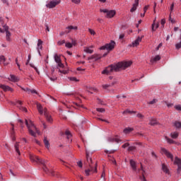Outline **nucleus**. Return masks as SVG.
<instances>
[{
  "label": "nucleus",
  "mask_w": 181,
  "mask_h": 181,
  "mask_svg": "<svg viewBox=\"0 0 181 181\" xmlns=\"http://www.w3.org/2000/svg\"><path fill=\"white\" fill-rule=\"evenodd\" d=\"M44 115L47 119V121L48 122H52L53 121V119H52V116L49 115V113L47 112V109L45 108L44 109Z\"/></svg>",
  "instance_id": "4468645a"
},
{
  "label": "nucleus",
  "mask_w": 181,
  "mask_h": 181,
  "mask_svg": "<svg viewBox=\"0 0 181 181\" xmlns=\"http://www.w3.org/2000/svg\"><path fill=\"white\" fill-rule=\"evenodd\" d=\"M86 160L89 165V169L85 170L86 176H90V172L95 173L97 172V163L93 165V159L90 157V153L86 150Z\"/></svg>",
  "instance_id": "f03ea898"
},
{
  "label": "nucleus",
  "mask_w": 181,
  "mask_h": 181,
  "mask_svg": "<svg viewBox=\"0 0 181 181\" xmlns=\"http://www.w3.org/2000/svg\"><path fill=\"white\" fill-rule=\"evenodd\" d=\"M158 60H160V56L157 55L151 59V62H158Z\"/></svg>",
  "instance_id": "c9c22d12"
},
{
  "label": "nucleus",
  "mask_w": 181,
  "mask_h": 181,
  "mask_svg": "<svg viewBox=\"0 0 181 181\" xmlns=\"http://www.w3.org/2000/svg\"><path fill=\"white\" fill-rule=\"evenodd\" d=\"M14 148H15L16 152H17L18 155H21V151H19V143H16L14 146Z\"/></svg>",
  "instance_id": "2f4dec72"
},
{
  "label": "nucleus",
  "mask_w": 181,
  "mask_h": 181,
  "mask_svg": "<svg viewBox=\"0 0 181 181\" xmlns=\"http://www.w3.org/2000/svg\"><path fill=\"white\" fill-rule=\"evenodd\" d=\"M58 67H61L62 69H63L64 67V65L63 64V63L61 62H58Z\"/></svg>",
  "instance_id": "052dcab7"
},
{
  "label": "nucleus",
  "mask_w": 181,
  "mask_h": 181,
  "mask_svg": "<svg viewBox=\"0 0 181 181\" xmlns=\"http://www.w3.org/2000/svg\"><path fill=\"white\" fill-rule=\"evenodd\" d=\"M36 49L39 56H41L40 51L43 49V41L42 40L40 39L37 40Z\"/></svg>",
  "instance_id": "1a4fd4ad"
},
{
  "label": "nucleus",
  "mask_w": 181,
  "mask_h": 181,
  "mask_svg": "<svg viewBox=\"0 0 181 181\" xmlns=\"http://www.w3.org/2000/svg\"><path fill=\"white\" fill-rule=\"evenodd\" d=\"M171 138L173 139H177V138L179 136V133L177 132H174L170 134Z\"/></svg>",
  "instance_id": "cd10ccee"
},
{
  "label": "nucleus",
  "mask_w": 181,
  "mask_h": 181,
  "mask_svg": "<svg viewBox=\"0 0 181 181\" xmlns=\"http://www.w3.org/2000/svg\"><path fill=\"white\" fill-rule=\"evenodd\" d=\"M59 73H62V74H67V71H66V70H60V69H59Z\"/></svg>",
  "instance_id": "e2e57ef3"
},
{
  "label": "nucleus",
  "mask_w": 181,
  "mask_h": 181,
  "mask_svg": "<svg viewBox=\"0 0 181 181\" xmlns=\"http://www.w3.org/2000/svg\"><path fill=\"white\" fill-rule=\"evenodd\" d=\"M37 109L38 110V112H40L41 115H42V114H45V109H43L42 105L37 104Z\"/></svg>",
  "instance_id": "5701e85b"
},
{
  "label": "nucleus",
  "mask_w": 181,
  "mask_h": 181,
  "mask_svg": "<svg viewBox=\"0 0 181 181\" xmlns=\"http://www.w3.org/2000/svg\"><path fill=\"white\" fill-rule=\"evenodd\" d=\"M71 2H73V4H76V5H79L80 2H81V0H71Z\"/></svg>",
  "instance_id": "de8ad7c7"
},
{
  "label": "nucleus",
  "mask_w": 181,
  "mask_h": 181,
  "mask_svg": "<svg viewBox=\"0 0 181 181\" xmlns=\"http://www.w3.org/2000/svg\"><path fill=\"white\" fill-rule=\"evenodd\" d=\"M66 30L65 31V33H70V30H77L78 27L77 26H73V25H69L68 27L66 28Z\"/></svg>",
  "instance_id": "6ab92c4d"
},
{
  "label": "nucleus",
  "mask_w": 181,
  "mask_h": 181,
  "mask_svg": "<svg viewBox=\"0 0 181 181\" xmlns=\"http://www.w3.org/2000/svg\"><path fill=\"white\" fill-rule=\"evenodd\" d=\"M142 41V37H139L136 38L133 42H132V46L133 47H135L138 45H139V42Z\"/></svg>",
  "instance_id": "a211bd4d"
},
{
  "label": "nucleus",
  "mask_w": 181,
  "mask_h": 181,
  "mask_svg": "<svg viewBox=\"0 0 181 181\" xmlns=\"http://www.w3.org/2000/svg\"><path fill=\"white\" fill-rule=\"evenodd\" d=\"M69 80H70V81H75V82L78 81V79H77V78L76 77H69Z\"/></svg>",
  "instance_id": "c03bdc74"
},
{
  "label": "nucleus",
  "mask_w": 181,
  "mask_h": 181,
  "mask_svg": "<svg viewBox=\"0 0 181 181\" xmlns=\"http://www.w3.org/2000/svg\"><path fill=\"white\" fill-rule=\"evenodd\" d=\"M109 87H112V85L111 83L103 85V88H104V90H107Z\"/></svg>",
  "instance_id": "58836bf2"
},
{
  "label": "nucleus",
  "mask_w": 181,
  "mask_h": 181,
  "mask_svg": "<svg viewBox=\"0 0 181 181\" xmlns=\"http://www.w3.org/2000/svg\"><path fill=\"white\" fill-rule=\"evenodd\" d=\"M44 144L47 149H49V146H50V143L47 140V137L44 138Z\"/></svg>",
  "instance_id": "7c9ffc66"
},
{
  "label": "nucleus",
  "mask_w": 181,
  "mask_h": 181,
  "mask_svg": "<svg viewBox=\"0 0 181 181\" xmlns=\"http://www.w3.org/2000/svg\"><path fill=\"white\" fill-rule=\"evenodd\" d=\"M165 139H166L168 144H175V141H173L171 139H169L168 136H165Z\"/></svg>",
  "instance_id": "4c0bfd02"
},
{
  "label": "nucleus",
  "mask_w": 181,
  "mask_h": 181,
  "mask_svg": "<svg viewBox=\"0 0 181 181\" xmlns=\"http://www.w3.org/2000/svg\"><path fill=\"white\" fill-rule=\"evenodd\" d=\"M30 54L28 55V60L25 63L26 66H28V64H29V62H30Z\"/></svg>",
  "instance_id": "0e129e2a"
},
{
  "label": "nucleus",
  "mask_w": 181,
  "mask_h": 181,
  "mask_svg": "<svg viewBox=\"0 0 181 181\" xmlns=\"http://www.w3.org/2000/svg\"><path fill=\"white\" fill-rule=\"evenodd\" d=\"M54 61L57 64L60 63L62 62V59H60V57L57 56V54L54 55Z\"/></svg>",
  "instance_id": "473e14b6"
},
{
  "label": "nucleus",
  "mask_w": 181,
  "mask_h": 181,
  "mask_svg": "<svg viewBox=\"0 0 181 181\" xmlns=\"http://www.w3.org/2000/svg\"><path fill=\"white\" fill-rule=\"evenodd\" d=\"M160 23L162 26H165V23H166V20L165 18L161 19Z\"/></svg>",
  "instance_id": "4d7b16f0"
},
{
  "label": "nucleus",
  "mask_w": 181,
  "mask_h": 181,
  "mask_svg": "<svg viewBox=\"0 0 181 181\" xmlns=\"http://www.w3.org/2000/svg\"><path fill=\"white\" fill-rule=\"evenodd\" d=\"M77 165L79 168H83V162L81 161H78Z\"/></svg>",
  "instance_id": "680f3d73"
},
{
  "label": "nucleus",
  "mask_w": 181,
  "mask_h": 181,
  "mask_svg": "<svg viewBox=\"0 0 181 181\" xmlns=\"http://www.w3.org/2000/svg\"><path fill=\"white\" fill-rule=\"evenodd\" d=\"M25 125L28 129V132L30 135L32 136L36 137V132L37 134H39V130H37V128H36V126H35V124H33V122L32 120L28 121V119H25ZM36 131L35 132L34 131Z\"/></svg>",
  "instance_id": "20e7f679"
},
{
  "label": "nucleus",
  "mask_w": 181,
  "mask_h": 181,
  "mask_svg": "<svg viewBox=\"0 0 181 181\" xmlns=\"http://www.w3.org/2000/svg\"><path fill=\"white\" fill-rule=\"evenodd\" d=\"M4 28L6 32V39L7 42H11V32H9V27L4 25Z\"/></svg>",
  "instance_id": "9b49d317"
},
{
  "label": "nucleus",
  "mask_w": 181,
  "mask_h": 181,
  "mask_svg": "<svg viewBox=\"0 0 181 181\" xmlns=\"http://www.w3.org/2000/svg\"><path fill=\"white\" fill-rule=\"evenodd\" d=\"M103 57L98 54H95L92 55L91 57L88 58V60H93L94 62H97L98 60H100Z\"/></svg>",
  "instance_id": "ddd939ff"
},
{
  "label": "nucleus",
  "mask_w": 181,
  "mask_h": 181,
  "mask_svg": "<svg viewBox=\"0 0 181 181\" xmlns=\"http://www.w3.org/2000/svg\"><path fill=\"white\" fill-rule=\"evenodd\" d=\"M21 89L23 91H25L26 93H28V94H37V92L36 91V90H32L28 88H21Z\"/></svg>",
  "instance_id": "2eb2a0df"
},
{
  "label": "nucleus",
  "mask_w": 181,
  "mask_h": 181,
  "mask_svg": "<svg viewBox=\"0 0 181 181\" xmlns=\"http://www.w3.org/2000/svg\"><path fill=\"white\" fill-rule=\"evenodd\" d=\"M156 103H158V100L157 99H153L151 101L148 102L147 104L152 105L153 104H156Z\"/></svg>",
  "instance_id": "f704fd0d"
},
{
  "label": "nucleus",
  "mask_w": 181,
  "mask_h": 181,
  "mask_svg": "<svg viewBox=\"0 0 181 181\" xmlns=\"http://www.w3.org/2000/svg\"><path fill=\"white\" fill-rule=\"evenodd\" d=\"M16 64H17L18 67V70H22L21 69V64H19V62H18V58L16 59Z\"/></svg>",
  "instance_id": "13d9d810"
},
{
  "label": "nucleus",
  "mask_w": 181,
  "mask_h": 181,
  "mask_svg": "<svg viewBox=\"0 0 181 181\" xmlns=\"http://www.w3.org/2000/svg\"><path fill=\"white\" fill-rule=\"evenodd\" d=\"M60 4V0L58 1H51L48 4H46V7L52 9V8H55L57 5Z\"/></svg>",
  "instance_id": "6e6552de"
},
{
  "label": "nucleus",
  "mask_w": 181,
  "mask_h": 181,
  "mask_svg": "<svg viewBox=\"0 0 181 181\" xmlns=\"http://www.w3.org/2000/svg\"><path fill=\"white\" fill-rule=\"evenodd\" d=\"M132 131H134V128L127 127L123 130V132H124V134H125V135H128V134H131V132H132Z\"/></svg>",
  "instance_id": "b1692460"
},
{
  "label": "nucleus",
  "mask_w": 181,
  "mask_h": 181,
  "mask_svg": "<svg viewBox=\"0 0 181 181\" xmlns=\"http://www.w3.org/2000/svg\"><path fill=\"white\" fill-rule=\"evenodd\" d=\"M71 45L72 46H76V45H77V42H76L75 40H71Z\"/></svg>",
  "instance_id": "69168bd1"
},
{
  "label": "nucleus",
  "mask_w": 181,
  "mask_h": 181,
  "mask_svg": "<svg viewBox=\"0 0 181 181\" xmlns=\"http://www.w3.org/2000/svg\"><path fill=\"white\" fill-rule=\"evenodd\" d=\"M174 163L175 165H177V166H181V159L178 157H175Z\"/></svg>",
  "instance_id": "c85d7f7f"
},
{
  "label": "nucleus",
  "mask_w": 181,
  "mask_h": 181,
  "mask_svg": "<svg viewBox=\"0 0 181 181\" xmlns=\"http://www.w3.org/2000/svg\"><path fill=\"white\" fill-rule=\"evenodd\" d=\"M88 32L90 33V35H92L93 36H94V35H95V31H94V30L88 28Z\"/></svg>",
  "instance_id": "49530a36"
},
{
  "label": "nucleus",
  "mask_w": 181,
  "mask_h": 181,
  "mask_svg": "<svg viewBox=\"0 0 181 181\" xmlns=\"http://www.w3.org/2000/svg\"><path fill=\"white\" fill-rule=\"evenodd\" d=\"M130 165L132 167V169L134 171L136 172V163L134 160H130Z\"/></svg>",
  "instance_id": "4be33fe9"
},
{
  "label": "nucleus",
  "mask_w": 181,
  "mask_h": 181,
  "mask_svg": "<svg viewBox=\"0 0 181 181\" xmlns=\"http://www.w3.org/2000/svg\"><path fill=\"white\" fill-rule=\"evenodd\" d=\"M65 135L66 136L68 139H70V138H71V133H70V131L66 130L65 132Z\"/></svg>",
  "instance_id": "72a5a7b5"
},
{
  "label": "nucleus",
  "mask_w": 181,
  "mask_h": 181,
  "mask_svg": "<svg viewBox=\"0 0 181 181\" xmlns=\"http://www.w3.org/2000/svg\"><path fill=\"white\" fill-rule=\"evenodd\" d=\"M117 150H111V151H108L106 150L105 151V153H114Z\"/></svg>",
  "instance_id": "603ef678"
},
{
  "label": "nucleus",
  "mask_w": 181,
  "mask_h": 181,
  "mask_svg": "<svg viewBox=\"0 0 181 181\" xmlns=\"http://www.w3.org/2000/svg\"><path fill=\"white\" fill-rule=\"evenodd\" d=\"M100 12H103V13H105V18H114L115 16V11L114 10H108V9H100Z\"/></svg>",
  "instance_id": "423d86ee"
},
{
  "label": "nucleus",
  "mask_w": 181,
  "mask_h": 181,
  "mask_svg": "<svg viewBox=\"0 0 181 181\" xmlns=\"http://www.w3.org/2000/svg\"><path fill=\"white\" fill-rule=\"evenodd\" d=\"M138 5H139V0H134V4H133L130 11L135 12V11H136V8H138Z\"/></svg>",
  "instance_id": "dca6fc26"
},
{
  "label": "nucleus",
  "mask_w": 181,
  "mask_h": 181,
  "mask_svg": "<svg viewBox=\"0 0 181 181\" xmlns=\"http://www.w3.org/2000/svg\"><path fill=\"white\" fill-rule=\"evenodd\" d=\"M16 132H15V130H10V135L11 136L12 141H16Z\"/></svg>",
  "instance_id": "bb28decb"
},
{
  "label": "nucleus",
  "mask_w": 181,
  "mask_h": 181,
  "mask_svg": "<svg viewBox=\"0 0 181 181\" xmlns=\"http://www.w3.org/2000/svg\"><path fill=\"white\" fill-rule=\"evenodd\" d=\"M30 159L31 162H33V163H40L41 165H43L42 169L44 172H47V170H47V167L46 166V163L47 160L40 158L37 156H35V155H30Z\"/></svg>",
  "instance_id": "7ed1b4c3"
},
{
  "label": "nucleus",
  "mask_w": 181,
  "mask_h": 181,
  "mask_svg": "<svg viewBox=\"0 0 181 181\" xmlns=\"http://www.w3.org/2000/svg\"><path fill=\"white\" fill-rule=\"evenodd\" d=\"M161 152L162 153H165L167 158H169L172 161H173V154L170 153V152L166 150V148H161Z\"/></svg>",
  "instance_id": "9d476101"
},
{
  "label": "nucleus",
  "mask_w": 181,
  "mask_h": 181,
  "mask_svg": "<svg viewBox=\"0 0 181 181\" xmlns=\"http://www.w3.org/2000/svg\"><path fill=\"white\" fill-rule=\"evenodd\" d=\"M175 110H177V111H181V105H177L175 106Z\"/></svg>",
  "instance_id": "3c124183"
},
{
  "label": "nucleus",
  "mask_w": 181,
  "mask_h": 181,
  "mask_svg": "<svg viewBox=\"0 0 181 181\" xmlns=\"http://www.w3.org/2000/svg\"><path fill=\"white\" fill-rule=\"evenodd\" d=\"M65 47H67L68 49H71V47H73V44H71V42H66L65 43Z\"/></svg>",
  "instance_id": "e433bc0d"
},
{
  "label": "nucleus",
  "mask_w": 181,
  "mask_h": 181,
  "mask_svg": "<svg viewBox=\"0 0 181 181\" xmlns=\"http://www.w3.org/2000/svg\"><path fill=\"white\" fill-rule=\"evenodd\" d=\"M128 146H129V143H125L124 144H123L122 146V148H123L124 149H125V148H128Z\"/></svg>",
  "instance_id": "6e6d98bb"
},
{
  "label": "nucleus",
  "mask_w": 181,
  "mask_h": 181,
  "mask_svg": "<svg viewBox=\"0 0 181 181\" xmlns=\"http://www.w3.org/2000/svg\"><path fill=\"white\" fill-rule=\"evenodd\" d=\"M8 80L10 81H12L13 83H18L19 81V78L16 77L15 75H10V78H8Z\"/></svg>",
  "instance_id": "f3484780"
},
{
  "label": "nucleus",
  "mask_w": 181,
  "mask_h": 181,
  "mask_svg": "<svg viewBox=\"0 0 181 181\" xmlns=\"http://www.w3.org/2000/svg\"><path fill=\"white\" fill-rule=\"evenodd\" d=\"M0 88H2L4 91H11V93L13 92V89L11 88L9 86L4 85L0 83Z\"/></svg>",
  "instance_id": "f8f14e48"
},
{
  "label": "nucleus",
  "mask_w": 181,
  "mask_h": 181,
  "mask_svg": "<svg viewBox=\"0 0 181 181\" xmlns=\"http://www.w3.org/2000/svg\"><path fill=\"white\" fill-rule=\"evenodd\" d=\"M91 49H93V46L86 47L84 48L83 51L86 52V53H89L90 54H91V53H93L94 52V50Z\"/></svg>",
  "instance_id": "a878e982"
},
{
  "label": "nucleus",
  "mask_w": 181,
  "mask_h": 181,
  "mask_svg": "<svg viewBox=\"0 0 181 181\" xmlns=\"http://www.w3.org/2000/svg\"><path fill=\"white\" fill-rule=\"evenodd\" d=\"M141 181H146V179H145V175L143 174L142 177H141Z\"/></svg>",
  "instance_id": "774afa93"
},
{
  "label": "nucleus",
  "mask_w": 181,
  "mask_h": 181,
  "mask_svg": "<svg viewBox=\"0 0 181 181\" xmlns=\"http://www.w3.org/2000/svg\"><path fill=\"white\" fill-rule=\"evenodd\" d=\"M88 91V93H90V94H93V91H97V88H89V90Z\"/></svg>",
  "instance_id": "a18cd8bd"
},
{
  "label": "nucleus",
  "mask_w": 181,
  "mask_h": 181,
  "mask_svg": "<svg viewBox=\"0 0 181 181\" xmlns=\"http://www.w3.org/2000/svg\"><path fill=\"white\" fill-rule=\"evenodd\" d=\"M96 111H98V112H105V109H104V108H97Z\"/></svg>",
  "instance_id": "8fccbe9b"
},
{
  "label": "nucleus",
  "mask_w": 181,
  "mask_h": 181,
  "mask_svg": "<svg viewBox=\"0 0 181 181\" xmlns=\"http://www.w3.org/2000/svg\"><path fill=\"white\" fill-rule=\"evenodd\" d=\"M131 64H132V62L131 61L121 62L116 64H111L102 71V74H110V73H112V71H119L121 69L125 70V69L129 67Z\"/></svg>",
  "instance_id": "f257e3e1"
},
{
  "label": "nucleus",
  "mask_w": 181,
  "mask_h": 181,
  "mask_svg": "<svg viewBox=\"0 0 181 181\" xmlns=\"http://www.w3.org/2000/svg\"><path fill=\"white\" fill-rule=\"evenodd\" d=\"M64 43H66V40H63L58 41L57 45L58 46H62V45H64Z\"/></svg>",
  "instance_id": "37998d69"
},
{
  "label": "nucleus",
  "mask_w": 181,
  "mask_h": 181,
  "mask_svg": "<svg viewBox=\"0 0 181 181\" xmlns=\"http://www.w3.org/2000/svg\"><path fill=\"white\" fill-rule=\"evenodd\" d=\"M122 114L125 115V114H132V112L131 110H124Z\"/></svg>",
  "instance_id": "bf43d9fd"
},
{
  "label": "nucleus",
  "mask_w": 181,
  "mask_h": 181,
  "mask_svg": "<svg viewBox=\"0 0 181 181\" xmlns=\"http://www.w3.org/2000/svg\"><path fill=\"white\" fill-rule=\"evenodd\" d=\"M107 142H115L116 144H120L122 143V140L119 139L118 135H116L115 136L108 137Z\"/></svg>",
  "instance_id": "0eeeda50"
},
{
  "label": "nucleus",
  "mask_w": 181,
  "mask_h": 181,
  "mask_svg": "<svg viewBox=\"0 0 181 181\" xmlns=\"http://www.w3.org/2000/svg\"><path fill=\"white\" fill-rule=\"evenodd\" d=\"M47 77L49 78V80L51 81H56V80H57V77H56V76H53V77H50L49 75H47Z\"/></svg>",
  "instance_id": "79ce46f5"
},
{
  "label": "nucleus",
  "mask_w": 181,
  "mask_h": 181,
  "mask_svg": "<svg viewBox=\"0 0 181 181\" xmlns=\"http://www.w3.org/2000/svg\"><path fill=\"white\" fill-rule=\"evenodd\" d=\"M17 103L20 105V106H18L19 110H21V111H24L25 112H28V109H26V107L22 106V101L18 100Z\"/></svg>",
  "instance_id": "412c9836"
},
{
  "label": "nucleus",
  "mask_w": 181,
  "mask_h": 181,
  "mask_svg": "<svg viewBox=\"0 0 181 181\" xmlns=\"http://www.w3.org/2000/svg\"><path fill=\"white\" fill-rule=\"evenodd\" d=\"M6 60V59H5V56L4 55L0 56V63H5Z\"/></svg>",
  "instance_id": "ea45409f"
},
{
  "label": "nucleus",
  "mask_w": 181,
  "mask_h": 181,
  "mask_svg": "<svg viewBox=\"0 0 181 181\" xmlns=\"http://www.w3.org/2000/svg\"><path fill=\"white\" fill-rule=\"evenodd\" d=\"M177 166H178V168H177V173L179 175V174H180V171H181V165H177Z\"/></svg>",
  "instance_id": "338daca9"
},
{
  "label": "nucleus",
  "mask_w": 181,
  "mask_h": 181,
  "mask_svg": "<svg viewBox=\"0 0 181 181\" xmlns=\"http://www.w3.org/2000/svg\"><path fill=\"white\" fill-rule=\"evenodd\" d=\"M115 47V42L114 40H111L110 43L106 44L100 47V50H107L108 53L111 52Z\"/></svg>",
  "instance_id": "39448f33"
},
{
  "label": "nucleus",
  "mask_w": 181,
  "mask_h": 181,
  "mask_svg": "<svg viewBox=\"0 0 181 181\" xmlns=\"http://www.w3.org/2000/svg\"><path fill=\"white\" fill-rule=\"evenodd\" d=\"M140 170H142V175H145L146 172H145V170L144 169V167L142 166V164L141 165V169H139V172Z\"/></svg>",
  "instance_id": "5fc2aeb1"
},
{
  "label": "nucleus",
  "mask_w": 181,
  "mask_h": 181,
  "mask_svg": "<svg viewBox=\"0 0 181 181\" xmlns=\"http://www.w3.org/2000/svg\"><path fill=\"white\" fill-rule=\"evenodd\" d=\"M173 8H175V4L173 3L170 7V13L172 15V12H173Z\"/></svg>",
  "instance_id": "09e8293b"
},
{
  "label": "nucleus",
  "mask_w": 181,
  "mask_h": 181,
  "mask_svg": "<svg viewBox=\"0 0 181 181\" xmlns=\"http://www.w3.org/2000/svg\"><path fill=\"white\" fill-rule=\"evenodd\" d=\"M174 127H175V128H177V129H180V128H181V122H178V121H175L174 122Z\"/></svg>",
  "instance_id": "c756f323"
},
{
  "label": "nucleus",
  "mask_w": 181,
  "mask_h": 181,
  "mask_svg": "<svg viewBox=\"0 0 181 181\" xmlns=\"http://www.w3.org/2000/svg\"><path fill=\"white\" fill-rule=\"evenodd\" d=\"M135 149H136V147H135L134 146H131L128 147L127 151H135Z\"/></svg>",
  "instance_id": "a19ab883"
},
{
  "label": "nucleus",
  "mask_w": 181,
  "mask_h": 181,
  "mask_svg": "<svg viewBox=\"0 0 181 181\" xmlns=\"http://www.w3.org/2000/svg\"><path fill=\"white\" fill-rule=\"evenodd\" d=\"M169 21H170V22H171V23H175V20H173V18H172V14L169 15Z\"/></svg>",
  "instance_id": "864d4df0"
},
{
  "label": "nucleus",
  "mask_w": 181,
  "mask_h": 181,
  "mask_svg": "<svg viewBox=\"0 0 181 181\" xmlns=\"http://www.w3.org/2000/svg\"><path fill=\"white\" fill-rule=\"evenodd\" d=\"M161 166L163 172H164V173H165L166 175H169L170 172L168 166L165 165V163H163Z\"/></svg>",
  "instance_id": "aec40b11"
},
{
  "label": "nucleus",
  "mask_w": 181,
  "mask_h": 181,
  "mask_svg": "<svg viewBox=\"0 0 181 181\" xmlns=\"http://www.w3.org/2000/svg\"><path fill=\"white\" fill-rule=\"evenodd\" d=\"M149 124L152 125V126H155V125H158V121L156 120V119L151 117L149 119Z\"/></svg>",
  "instance_id": "393cba45"
}]
</instances>
